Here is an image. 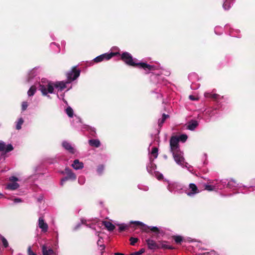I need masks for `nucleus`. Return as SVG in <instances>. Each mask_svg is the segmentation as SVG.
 <instances>
[{"label":"nucleus","instance_id":"nucleus-1","mask_svg":"<svg viewBox=\"0 0 255 255\" xmlns=\"http://www.w3.org/2000/svg\"><path fill=\"white\" fill-rule=\"evenodd\" d=\"M66 83L64 81H51L46 79H42L39 83L38 89L41 92L42 95L47 96L49 94H55L62 92L66 88Z\"/></svg>","mask_w":255,"mask_h":255},{"label":"nucleus","instance_id":"nucleus-2","mask_svg":"<svg viewBox=\"0 0 255 255\" xmlns=\"http://www.w3.org/2000/svg\"><path fill=\"white\" fill-rule=\"evenodd\" d=\"M121 58L127 65L131 66H137L139 68L149 71H153L155 69V67L153 65L144 62H139L137 59L133 58L131 54L128 52L123 53L122 54Z\"/></svg>","mask_w":255,"mask_h":255},{"label":"nucleus","instance_id":"nucleus-3","mask_svg":"<svg viewBox=\"0 0 255 255\" xmlns=\"http://www.w3.org/2000/svg\"><path fill=\"white\" fill-rule=\"evenodd\" d=\"M172 155L176 163L183 168H186L189 171L191 166L188 163L185 162V159L183 157V153L180 150L176 152H172Z\"/></svg>","mask_w":255,"mask_h":255},{"label":"nucleus","instance_id":"nucleus-4","mask_svg":"<svg viewBox=\"0 0 255 255\" xmlns=\"http://www.w3.org/2000/svg\"><path fill=\"white\" fill-rule=\"evenodd\" d=\"M80 74V70L76 69V67L72 68L71 71L67 72L66 74L67 81H63L66 83V88H67V85L70 84L72 81L76 80L79 76Z\"/></svg>","mask_w":255,"mask_h":255},{"label":"nucleus","instance_id":"nucleus-5","mask_svg":"<svg viewBox=\"0 0 255 255\" xmlns=\"http://www.w3.org/2000/svg\"><path fill=\"white\" fill-rule=\"evenodd\" d=\"M63 174H66V177L62 178L61 180L60 184L61 185H63L65 182L68 180H75L76 179V175L73 173V172L69 168H66L64 171L62 172Z\"/></svg>","mask_w":255,"mask_h":255},{"label":"nucleus","instance_id":"nucleus-6","mask_svg":"<svg viewBox=\"0 0 255 255\" xmlns=\"http://www.w3.org/2000/svg\"><path fill=\"white\" fill-rule=\"evenodd\" d=\"M118 54V52H111L110 53H104L96 57L94 59V60L96 63L100 62L104 60H109L113 56Z\"/></svg>","mask_w":255,"mask_h":255},{"label":"nucleus","instance_id":"nucleus-7","mask_svg":"<svg viewBox=\"0 0 255 255\" xmlns=\"http://www.w3.org/2000/svg\"><path fill=\"white\" fill-rule=\"evenodd\" d=\"M170 147L171 152H176L180 150L179 146V141L177 139V136H173L170 140Z\"/></svg>","mask_w":255,"mask_h":255},{"label":"nucleus","instance_id":"nucleus-8","mask_svg":"<svg viewBox=\"0 0 255 255\" xmlns=\"http://www.w3.org/2000/svg\"><path fill=\"white\" fill-rule=\"evenodd\" d=\"M9 180L10 183L7 184L6 185V188L9 190H14L17 189L19 185L17 183V181H19L18 178L14 176H11L9 178Z\"/></svg>","mask_w":255,"mask_h":255},{"label":"nucleus","instance_id":"nucleus-9","mask_svg":"<svg viewBox=\"0 0 255 255\" xmlns=\"http://www.w3.org/2000/svg\"><path fill=\"white\" fill-rule=\"evenodd\" d=\"M199 193V190L194 183H190L186 191V194L190 197H193Z\"/></svg>","mask_w":255,"mask_h":255},{"label":"nucleus","instance_id":"nucleus-10","mask_svg":"<svg viewBox=\"0 0 255 255\" xmlns=\"http://www.w3.org/2000/svg\"><path fill=\"white\" fill-rule=\"evenodd\" d=\"M38 227L41 229V232L46 233L48 229V224L45 222L43 217H40L38 220Z\"/></svg>","mask_w":255,"mask_h":255},{"label":"nucleus","instance_id":"nucleus-11","mask_svg":"<svg viewBox=\"0 0 255 255\" xmlns=\"http://www.w3.org/2000/svg\"><path fill=\"white\" fill-rule=\"evenodd\" d=\"M168 190L171 193H175L181 189V186L176 182H168Z\"/></svg>","mask_w":255,"mask_h":255},{"label":"nucleus","instance_id":"nucleus-12","mask_svg":"<svg viewBox=\"0 0 255 255\" xmlns=\"http://www.w3.org/2000/svg\"><path fill=\"white\" fill-rule=\"evenodd\" d=\"M13 149L11 144L7 145L2 140H0V152H4L5 153L11 151Z\"/></svg>","mask_w":255,"mask_h":255},{"label":"nucleus","instance_id":"nucleus-13","mask_svg":"<svg viewBox=\"0 0 255 255\" xmlns=\"http://www.w3.org/2000/svg\"><path fill=\"white\" fill-rule=\"evenodd\" d=\"M146 243L148 248L150 250H155L158 248V246L155 241L151 239L146 240Z\"/></svg>","mask_w":255,"mask_h":255},{"label":"nucleus","instance_id":"nucleus-14","mask_svg":"<svg viewBox=\"0 0 255 255\" xmlns=\"http://www.w3.org/2000/svg\"><path fill=\"white\" fill-rule=\"evenodd\" d=\"M151 80L154 83L156 82V80H157V83L163 84H165L164 82V78L161 75H156L153 74L151 76Z\"/></svg>","mask_w":255,"mask_h":255},{"label":"nucleus","instance_id":"nucleus-15","mask_svg":"<svg viewBox=\"0 0 255 255\" xmlns=\"http://www.w3.org/2000/svg\"><path fill=\"white\" fill-rule=\"evenodd\" d=\"M205 189L209 191H215L222 189V187L217 185V183L212 185L205 184Z\"/></svg>","mask_w":255,"mask_h":255},{"label":"nucleus","instance_id":"nucleus-16","mask_svg":"<svg viewBox=\"0 0 255 255\" xmlns=\"http://www.w3.org/2000/svg\"><path fill=\"white\" fill-rule=\"evenodd\" d=\"M71 166L74 169L79 170L83 168L84 164L82 162H80L78 159H75L74 160Z\"/></svg>","mask_w":255,"mask_h":255},{"label":"nucleus","instance_id":"nucleus-17","mask_svg":"<svg viewBox=\"0 0 255 255\" xmlns=\"http://www.w3.org/2000/svg\"><path fill=\"white\" fill-rule=\"evenodd\" d=\"M62 146L71 153H75V149L72 146L71 144L66 141L62 142Z\"/></svg>","mask_w":255,"mask_h":255},{"label":"nucleus","instance_id":"nucleus-18","mask_svg":"<svg viewBox=\"0 0 255 255\" xmlns=\"http://www.w3.org/2000/svg\"><path fill=\"white\" fill-rule=\"evenodd\" d=\"M42 252L43 255H53L54 253L52 249L47 248L45 245L42 246Z\"/></svg>","mask_w":255,"mask_h":255},{"label":"nucleus","instance_id":"nucleus-19","mask_svg":"<svg viewBox=\"0 0 255 255\" xmlns=\"http://www.w3.org/2000/svg\"><path fill=\"white\" fill-rule=\"evenodd\" d=\"M204 96L206 98H212L216 101H218V100H220L221 99L223 98V97H221L219 95L217 94H213L211 93H205L204 94Z\"/></svg>","mask_w":255,"mask_h":255},{"label":"nucleus","instance_id":"nucleus-20","mask_svg":"<svg viewBox=\"0 0 255 255\" xmlns=\"http://www.w3.org/2000/svg\"><path fill=\"white\" fill-rule=\"evenodd\" d=\"M158 148L157 147H153L150 153L149 159L150 160L156 158L158 156Z\"/></svg>","mask_w":255,"mask_h":255},{"label":"nucleus","instance_id":"nucleus-21","mask_svg":"<svg viewBox=\"0 0 255 255\" xmlns=\"http://www.w3.org/2000/svg\"><path fill=\"white\" fill-rule=\"evenodd\" d=\"M198 125V123L196 121H192L188 124L187 128L190 130H193Z\"/></svg>","mask_w":255,"mask_h":255},{"label":"nucleus","instance_id":"nucleus-22","mask_svg":"<svg viewBox=\"0 0 255 255\" xmlns=\"http://www.w3.org/2000/svg\"><path fill=\"white\" fill-rule=\"evenodd\" d=\"M103 224L110 231H113L115 228V226L111 222L108 221H104Z\"/></svg>","mask_w":255,"mask_h":255},{"label":"nucleus","instance_id":"nucleus-23","mask_svg":"<svg viewBox=\"0 0 255 255\" xmlns=\"http://www.w3.org/2000/svg\"><path fill=\"white\" fill-rule=\"evenodd\" d=\"M130 223H133L137 225H140L141 226V230L145 232H147L146 231V228H148V226L144 224L143 223L140 221H131Z\"/></svg>","mask_w":255,"mask_h":255},{"label":"nucleus","instance_id":"nucleus-24","mask_svg":"<svg viewBox=\"0 0 255 255\" xmlns=\"http://www.w3.org/2000/svg\"><path fill=\"white\" fill-rule=\"evenodd\" d=\"M89 143L90 145L96 147H98L100 146V142L98 139H90L89 140Z\"/></svg>","mask_w":255,"mask_h":255},{"label":"nucleus","instance_id":"nucleus-25","mask_svg":"<svg viewBox=\"0 0 255 255\" xmlns=\"http://www.w3.org/2000/svg\"><path fill=\"white\" fill-rule=\"evenodd\" d=\"M229 181L227 179L222 180L219 181H216L217 185L222 187V189L225 187H228V182Z\"/></svg>","mask_w":255,"mask_h":255},{"label":"nucleus","instance_id":"nucleus-26","mask_svg":"<svg viewBox=\"0 0 255 255\" xmlns=\"http://www.w3.org/2000/svg\"><path fill=\"white\" fill-rule=\"evenodd\" d=\"M37 75V69L34 68L32 70H31L28 74V81L29 82L30 81V79L32 78L33 77H34Z\"/></svg>","mask_w":255,"mask_h":255},{"label":"nucleus","instance_id":"nucleus-27","mask_svg":"<svg viewBox=\"0 0 255 255\" xmlns=\"http://www.w3.org/2000/svg\"><path fill=\"white\" fill-rule=\"evenodd\" d=\"M238 185L237 182L234 179H230L228 182V187L231 189H234Z\"/></svg>","mask_w":255,"mask_h":255},{"label":"nucleus","instance_id":"nucleus-28","mask_svg":"<svg viewBox=\"0 0 255 255\" xmlns=\"http://www.w3.org/2000/svg\"><path fill=\"white\" fill-rule=\"evenodd\" d=\"M153 160V159L150 160L149 164L146 166L148 172L150 173H151L152 171L154 170V168L155 167V165L152 162Z\"/></svg>","mask_w":255,"mask_h":255},{"label":"nucleus","instance_id":"nucleus-29","mask_svg":"<svg viewBox=\"0 0 255 255\" xmlns=\"http://www.w3.org/2000/svg\"><path fill=\"white\" fill-rule=\"evenodd\" d=\"M24 123V120L22 118H19L18 120L15 122L16 129L19 130L21 128V126Z\"/></svg>","mask_w":255,"mask_h":255},{"label":"nucleus","instance_id":"nucleus-30","mask_svg":"<svg viewBox=\"0 0 255 255\" xmlns=\"http://www.w3.org/2000/svg\"><path fill=\"white\" fill-rule=\"evenodd\" d=\"M148 229H150L152 232H154L156 234L160 233V228H159L156 226H148V228H146V231L147 232H148Z\"/></svg>","mask_w":255,"mask_h":255},{"label":"nucleus","instance_id":"nucleus-31","mask_svg":"<svg viewBox=\"0 0 255 255\" xmlns=\"http://www.w3.org/2000/svg\"><path fill=\"white\" fill-rule=\"evenodd\" d=\"M36 91V87L35 86H32L27 92V95L29 97L32 96Z\"/></svg>","mask_w":255,"mask_h":255},{"label":"nucleus","instance_id":"nucleus-32","mask_svg":"<svg viewBox=\"0 0 255 255\" xmlns=\"http://www.w3.org/2000/svg\"><path fill=\"white\" fill-rule=\"evenodd\" d=\"M169 117L168 115H166L165 114H163L162 116V118L160 119H159L158 120V126L161 127L162 125V124L165 122V120Z\"/></svg>","mask_w":255,"mask_h":255},{"label":"nucleus","instance_id":"nucleus-33","mask_svg":"<svg viewBox=\"0 0 255 255\" xmlns=\"http://www.w3.org/2000/svg\"><path fill=\"white\" fill-rule=\"evenodd\" d=\"M232 5L231 1H224L223 4V7L225 10H228L231 7Z\"/></svg>","mask_w":255,"mask_h":255},{"label":"nucleus","instance_id":"nucleus-34","mask_svg":"<svg viewBox=\"0 0 255 255\" xmlns=\"http://www.w3.org/2000/svg\"><path fill=\"white\" fill-rule=\"evenodd\" d=\"M0 241L1 242L4 248H7L8 246V243L7 240L1 235H0Z\"/></svg>","mask_w":255,"mask_h":255},{"label":"nucleus","instance_id":"nucleus-35","mask_svg":"<svg viewBox=\"0 0 255 255\" xmlns=\"http://www.w3.org/2000/svg\"><path fill=\"white\" fill-rule=\"evenodd\" d=\"M187 135L185 134H182L179 136H177L178 141H180L182 142H185L187 139Z\"/></svg>","mask_w":255,"mask_h":255},{"label":"nucleus","instance_id":"nucleus-36","mask_svg":"<svg viewBox=\"0 0 255 255\" xmlns=\"http://www.w3.org/2000/svg\"><path fill=\"white\" fill-rule=\"evenodd\" d=\"M104 170V166L103 165H100L97 168V172L99 175H101L103 173Z\"/></svg>","mask_w":255,"mask_h":255},{"label":"nucleus","instance_id":"nucleus-37","mask_svg":"<svg viewBox=\"0 0 255 255\" xmlns=\"http://www.w3.org/2000/svg\"><path fill=\"white\" fill-rule=\"evenodd\" d=\"M66 113L67 115L70 117H72L73 115V111L72 109L70 107H68L66 109Z\"/></svg>","mask_w":255,"mask_h":255},{"label":"nucleus","instance_id":"nucleus-38","mask_svg":"<svg viewBox=\"0 0 255 255\" xmlns=\"http://www.w3.org/2000/svg\"><path fill=\"white\" fill-rule=\"evenodd\" d=\"M174 239L175 243L177 244H180L183 240L182 237L180 236H174Z\"/></svg>","mask_w":255,"mask_h":255},{"label":"nucleus","instance_id":"nucleus-39","mask_svg":"<svg viewBox=\"0 0 255 255\" xmlns=\"http://www.w3.org/2000/svg\"><path fill=\"white\" fill-rule=\"evenodd\" d=\"M128 227V226L127 225L124 224H120L119 228V231L122 232L123 231L125 230L126 229H127Z\"/></svg>","mask_w":255,"mask_h":255},{"label":"nucleus","instance_id":"nucleus-40","mask_svg":"<svg viewBox=\"0 0 255 255\" xmlns=\"http://www.w3.org/2000/svg\"><path fill=\"white\" fill-rule=\"evenodd\" d=\"M129 240L130 242V244L133 246L137 242L138 239L136 238L131 237L130 238Z\"/></svg>","mask_w":255,"mask_h":255},{"label":"nucleus","instance_id":"nucleus-41","mask_svg":"<svg viewBox=\"0 0 255 255\" xmlns=\"http://www.w3.org/2000/svg\"><path fill=\"white\" fill-rule=\"evenodd\" d=\"M28 255H37L36 253L32 251L31 247L29 246L27 249Z\"/></svg>","mask_w":255,"mask_h":255},{"label":"nucleus","instance_id":"nucleus-42","mask_svg":"<svg viewBox=\"0 0 255 255\" xmlns=\"http://www.w3.org/2000/svg\"><path fill=\"white\" fill-rule=\"evenodd\" d=\"M85 179L83 176H80L78 178V182L80 184L82 185L85 183Z\"/></svg>","mask_w":255,"mask_h":255},{"label":"nucleus","instance_id":"nucleus-43","mask_svg":"<svg viewBox=\"0 0 255 255\" xmlns=\"http://www.w3.org/2000/svg\"><path fill=\"white\" fill-rule=\"evenodd\" d=\"M144 250L143 249H142L138 252H136L130 254L129 255H140L142 254L144 252Z\"/></svg>","mask_w":255,"mask_h":255},{"label":"nucleus","instance_id":"nucleus-44","mask_svg":"<svg viewBox=\"0 0 255 255\" xmlns=\"http://www.w3.org/2000/svg\"><path fill=\"white\" fill-rule=\"evenodd\" d=\"M137 187H138V188L140 190H143L144 191H147L148 190V187L146 186L138 185Z\"/></svg>","mask_w":255,"mask_h":255},{"label":"nucleus","instance_id":"nucleus-45","mask_svg":"<svg viewBox=\"0 0 255 255\" xmlns=\"http://www.w3.org/2000/svg\"><path fill=\"white\" fill-rule=\"evenodd\" d=\"M28 107V104L26 102H23L22 103L21 109L23 111H25Z\"/></svg>","mask_w":255,"mask_h":255},{"label":"nucleus","instance_id":"nucleus-46","mask_svg":"<svg viewBox=\"0 0 255 255\" xmlns=\"http://www.w3.org/2000/svg\"><path fill=\"white\" fill-rule=\"evenodd\" d=\"M164 75L166 76H168L169 75V73L168 71H166L164 70H162V71L161 72V75Z\"/></svg>","mask_w":255,"mask_h":255},{"label":"nucleus","instance_id":"nucleus-47","mask_svg":"<svg viewBox=\"0 0 255 255\" xmlns=\"http://www.w3.org/2000/svg\"><path fill=\"white\" fill-rule=\"evenodd\" d=\"M13 201H14V202L15 203H18L21 202V199L18 198H15V199H14V200H13Z\"/></svg>","mask_w":255,"mask_h":255},{"label":"nucleus","instance_id":"nucleus-48","mask_svg":"<svg viewBox=\"0 0 255 255\" xmlns=\"http://www.w3.org/2000/svg\"><path fill=\"white\" fill-rule=\"evenodd\" d=\"M189 99L192 101H195L197 100V98H195L194 96L190 95L189 96Z\"/></svg>","mask_w":255,"mask_h":255},{"label":"nucleus","instance_id":"nucleus-49","mask_svg":"<svg viewBox=\"0 0 255 255\" xmlns=\"http://www.w3.org/2000/svg\"><path fill=\"white\" fill-rule=\"evenodd\" d=\"M220 27H219V26H216L215 28V32L216 34H219V33H218V31H219V29Z\"/></svg>","mask_w":255,"mask_h":255},{"label":"nucleus","instance_id":"nucleus-50","mask_svg":"<svg viewBox=\"0 0 255 255\" xmlns=\"http://www.w3.org/2000/svg\"><path fill=\"white\" fill-rule=\"evenodd\" d=\"M162 248H165V249H172L171 247L170 246H165V245H162Z\"/></svg>","mask_w":255,"mask_h":255},{"label":"nucleus","instance_id":"nucleus-51","mask_svg":"<svg viewBox=\"0 0 255 255\" xmlns=\"http://www.w3.org/2000/svg\"><path fill=\"white\" fill-rule=\"evenodd\" d=\"M163 178V175L160 174L159 175H158L157 176V178L158 179V180H160L162 178Z\"/></svg>","mask_w":255,"mask_h":255},{"label":"nucleus","instance_id":"nucleus-52","mask_svg":"<svg viewBox=\"0 0 255 255\" xmlns=\"http://www.w3.org/2000/svg\"><path fill=\"white\" fill-rule=\"evenodd\" d=\"M80 224H77L74 228V230H76L77 229H78V228L80 227Z\"/></svg>","mask_w":255,"mask_h":255},{"label":"nucleus","instance_id":"nucleus-53","mask_svg":"<svg viewBox=\"0 0 255 255\" xmlns=\"http://www.w3.org/2000/svg\"><path fill=\"white\" fill-rule=\"evenodd\" d=\"M43 199V197L42 196H40L39 197L38 199H37V200L38 202H41V201H42Z\"/></svg>","mask_w":255,"mask_h":255},{"label":"nucleus","instance_id":"nucleus-54","mask_svg":"<svg viewBox=\"0 0 255 255\" xmlns=\"http://www.w3.org/2000/svg\"><path fill=\"white\" fill-rule=\"evenodd\" d=\"M50 46H51V47H52L53 46H56V47H58V46L55 44V43H54V42L51 43L50 44Z\"/></svg>","mask_w":255,"mask_h":255},{"label":"nucleus","instance_id":"nucleus-55","mask_svg":"<svg viewBox=\"0 0 255 255\" xmlns=\"http://www.w3.org/2000/svg\"><path fill=\"white\" fill-rule=\"evenodd\" d=\"M91 131H93L94 133H95V128H91Z\"/></svg>","mask_w":255,"mask_h":255},{"label":"nucleus","instance_id":"nucleus-56","mask_svg":"<svg viewBox=\"0 0 255 255\" xmlns=\"http://www.w3.org/2000/svg\"><path fill=\"white\" fill-rule=\"evenodd\" d=\"M115 255H124L122 253H115Z\"/></svg>","mask_w":255,"mask_h":255},{"label":"nucleus","instance_id":"nucleus-57","mask_svg":"<svg viewBox=\"0 0 255 255\" xmlns=\"http://www.w3.org/2000/svg\"><path fill=\"white\" fill-rule=\"evenodd\" d=\"M101 247L102 248L101 250H103L104 249V246H101Z\"/></svg>","mask_w":255,"mask_h":255},{"label":"nucleus","instance_id":"nucleus-58","mask_svg":"<svg viewBox=\"0 0 255 255\" xmlns=\"http://www.w3.org/2000/svg\"><path fill=\"white\" fill-rule=\"evenodd\" d=\"M191 89H195V88L193 87L192 85L191 86Z\"/></svg>","mask_w":255,"mask_h":255},{"label":"nucleus","instance_id":"nucleus-59","mask_svg":"<svg viewBox=\"0 0 255 255\" xmlns=\"http://www.w3.org/2000/svg\"><path fill=\"white\" fill-rule=\"evenodd\" d=\"M71 88V86L67 89V91L70 90Z\"/></svg>","mask_w":255,"mask_h":255},{"label":"nucleus","instance_id":"nucleus-60","mask_svg":"<svg viewBox=\"0 0 255 255\" xmlns=\"http://www.w3.org/2000/svg\"><path fill=\"white\" fill-rule=\"evenodd\" d=\"M100 241V240L98 241V242H97V244H99Z\"/></svg>","mask_w":255,"mask_h":255},{"label":"nucleus","instance_id":"nucleus-61","mask_svg":"<svg viewBox=\"0 0 255 255\" xmlns=\"http://www.w3.org/2000/svg\"><path fill=\"white\" fill-rule=\"evenodd\" d=\"M2 196V194L0 193V196Z\"/></svg>","mask_w":255,"mask_h":255},{"label":"nucleus","instance_id":"nucleus-62","mask_svg":"<svg viewBox=\"0 0 255 255\" xmlns=\"http://www.w3.org/2000/svg\"><path fill=\"white\" fill-rule=\"evenodd\" d=\"M58 234H57V237H57V238H58Z\"/></svg>","mask_w":255,"mask_h":255}]
</instances>
